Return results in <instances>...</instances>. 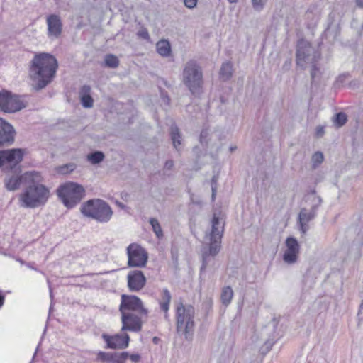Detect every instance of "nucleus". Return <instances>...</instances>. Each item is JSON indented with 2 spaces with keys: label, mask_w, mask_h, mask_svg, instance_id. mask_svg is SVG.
I'll return each instance as SVG.
<instances>
[{
  "label": "nucleus",
  "mask_w": 363,
  "mask_h": 363,
  "mask_svg": "<svg viewBox=\"0 0 363 363\" xmlns=\"http://www.w3.org/2000/svg\"><path fill=\"white\" fill-rule=\"evenodd\" d=\"M165 100H167V102L169 103L170 101V99L168 96H166Z\"/></svg>",
  "instance_id": "680f3d73"
},
{
  "label": "nucleus",
  "mask_w": 363,
  "mask_h": 363,
  "mask_svg": "<svg viewBox=\"0 0 363 363\" xmlns=\"http://www.w3.org/2000/svg\"><path fill=\"white\" fill-rule=\"evenodd\" d=\"M323 155L321 152H316L312 156V160L314 164H320L323 162Z\"/></svg>",
  "instance_id": "ea45409f"
},
{
  "label": "nucleus",
  "mask_w": 363,
  "mask_h": 363,
  "mask_svg": "<svg viewBox=\"0 0 363 363\" xmlns=\"http://www.w3.org/2000/svg\"><path fill=\"white\" fill-rule=\"evenodd\" d=\"M172 259L177 260V256L174 255L173 251H172Z\"/></svg>",
  "instance_id": "bf43d9fd"
},
{
  "label": "nucleus",
  "mask_w": 363,
  "mask_h": 363,
  "mask_svg": "<svg viewBox=\"0 0 363 363\" xmlns=\"http://www.w3.org/2000/svg\"><path fill=\"white\" fill-rule=\"evenodd\" d=\"M173 166H174L173 160H169L166 161V162L164 164V168L165 169L170 170V169H172Z\"/></svg>",
  "instance_id": "3c124183"
},
{
  "label": "nucleus",
  "mask_w": 363,
  "mask_h": 363,
  "mask_svg": "<svg viewBox=\"0 0 363 363\" xmlns=\"http://www.w3.org/2000/svg\"><path fill=\"white\" fill-rule=\"evenodd\" d=\"M50 296H51V298H52V291H50Z\"/></svg>",
  "instance_id": "338daca9"
},
{
  "label": "nucleus",
  "mask_w": 363,
  "mask_h": 363,
  "mask_svg": "<svg viewBox=\"0 0 363 363\" xmlns=\"http://www.w3.org/2000/svg\"><path fill=\"white\" fill-rule=\"evenodd\" d=\"M316 215L317 213L314 211H312L311 208L308 210L306 208H303L301 209L298 214V222L308 223L309 221L313 220Z\"/></svg>",
  "instance_id": "bb28decb"
},
{
  "label": "nucleus",
  "mask_w": 363,
  "mask_h": 363,
  "mask_svg": "<svg viewBox=\"0 0 363 363\" xmlns=\"http://www.w3.org/2000/svg\"><path fill=\"white\" fill-rule=\"evenodd\" d=\"M209 130L207 128H203L200 133V143L203 146L207 147L208 144Z\"/></svg>",
  "instance_id": "4c0bfd02"
},
{
  "label": "nucleus",
  "mask_w": 363,
  "mask_h": 363,
  "mask_svg": "<svg viewBox=\"0 0 363 363\" xmlns=\"http://www.w3.org/2000/svg\"><path fill=\"white\" fill-rule=\"evenodd\" d=\"M305 199L306 201L311 202V208L312 211H314L317 213L318 208L323 203V200L320 196L316 195L315 189H311L309 192H308V194L305 196Z\"/></svg>",
  "instance_id": "b1692460"
},
{
  "label": "nucleus",
  "mask_w": 363,
  "mask_h": 363,
  "mask_svg": "<svg viewBox=\"0 0 363 363\" xmlns=\"http://www.w3.org/2000/svg\"><path fill=\"white\" fill-rule=\"evenodd\" d=\"M105 157L103 152L95 150L87 155V160L92 164H98L101 163Z\"/></svg>",
  "instance_id": "7c9ffc66"
},
{
  "label": "nucleus",
  "mask_w": 363,
  "mask_h": 363,
  "mask_svg": "<svg viewBox=\"0 0 363 363\" xmlns=\"http://www.w3.org/2000/svg\"><path fill=\"white\" fill-rule=\"evenodd\" d=\"M26 172L23 174H13L11 176H6L4 179V186L8 191H16L19 189L21 184H27L29 180L26 179Z\"/></svg>",
  "instance_id": "412c9836"
},
{
  "label": "nucleus",
  "mask_w": 363,
  "mask_h": 363,
  "mask_svg": "<svg viewBox=\"0 0 363 363\" xmlns=\"http://www.w3.org/2000/svg\"><path fill=\"white\" fill-rule=\"evenodd\" d=\"M117 205L121 207V208H123L125 207V205L121 202H117Z\"/></svg>",
  "instance_id": "13d9d810"
},
{
  "label": "nucleus",
  "mask_w": 363,
  "mask_h": 363,
  "mask_svg": "<svg viewBox=\"0 0 363 363\" xmlns=\"http://www.w3.org/2000/svg\"><path fill=\"white\" fill-rule=\"evenodd\" d=\"M4 300H5L4 295L1 292H0V308L4 305Z\"/></svg>",
  "instance_id": "864d4df0"
},
{
  "label": "nucleus",
  "mask_w": 363,
  "mask_h": 363,
  "mask_svg": "<svg viewBox=\"0 0 363 363\" xmlns=\"http://www.w3.org/2000/svg\"><path fill=\"white\" fill-rule=\"evenodd\" d=\"M217 182H218V177L214 175L212 177L211 181V191H212V194H211L212 201H214L215 198H216V189H217Z\"/></svg>",
  "instance_id": "58836bf2"
},
{
  "label": "nucleus",
  "mask_w": 363,
  "mask_h": 363,
  "mask_svg": "<svg viewBox=\"0 0 363 363\" xmlns=\"http://www.w3.org/2000/svg\"><path fill=\"white\" fill-rule=\"evenodd\" d=\"M51 311H52V306L50 307V313L51 312Z\"/></svg>",
  "instance_id": "69168bd1"
},
{
  "label": "nucleus",
  "mask_w": 363,
  "mask_h": 363,
  "mask_svg": "<svg viewBox=\"0 0 363 363\" xmlns=\"http://www.w3.org/2000/svg\"><path fill=\"white\" fill-rule=\"evenodd\" d=\"M235 149H236V147H230V150H231V151L234 150Z\"/></svg>",
  "instance_id": "0e129e2a"
},
{
  "label": "nucleus",
  "mask_w": 363,
  "mask_h": 363,
  "mask_svg": "<svg viewBox=\"0 0 363 363\" xmlns=\"http://www.w3.org/2000/svg\"><path fill=\"white\" fill-rule=\"evenodd\" d=\"M277 321L274 318L267 325H266L261 330L260 335L262 339L264 341V345L260 348V352L262 354H267L274 344L278 338V334L276 333V327Z\"/></svg>",
  "instance_id": "9d476101"
},
{
  "label": "nucleus",
  "mask_w": 363,
  "mask_h": 363,
  "mask_svg": "<svg viewBox=\"0 0 363 363\" xmlns=\"http://www.w3.org/2000/svg\"><path fill=\"white\" fill-rule=\"evenodd\" d=\"M101 337L106 342V349L124 350L128 347L130 342V336L127 333L113 335L103 333Z\"/></svg>",
  "instance_id": "ddd939ff"
},
{
  "label": "nucleus",
  "mask_w": 363,
  "mask_h": 363,
  "mask_svg": "<svg viewBox=\"0 0 363 363\" xmlns=\"http://www.w3.org/2000/svg\"><path fill=\"white\" fill-rule=\"evenodd\" d=\"M233 296V291L229 286L223 288L220 295V299L223 305L228 306Z\"/></svg>",
  "instance_id": "2f4dec72"
},
{
  "label": "nucleus",
  "mask_w": 363,
  "mask_h": 363,
  "mask_svg": "<svg viewBox=\"0 0 363 363\" xmlns=\"http://www.w3.org/2000/svg\"><path fill=\"white\" fill-rule=\"evenodd\" d=\"M121 321L123 324L122 331L139 332L142 329L141 318L131 312H123L121 313Z\"/></svg>",
  "instance_id": "dca6fc26"
},
{
  "label": "nucleus",
  "mask_w": 363,
  "mask_h": 363,
  "mask_svg": "<svg viewBox=\"0 0 363 363\" xmlns=\"http://www.w3.org/2000/svg\"><path fill=\"white\" fill-rule=\"evenodd\" d=\"M128 287L130 291L135 292L143 289L147 279L141 270L130 271L127 276Z\"/></svg>",
  "instance_id": "f3484780"
},
{
  "label": "nucleus",
  "mask_w": 363,
  "mask_h": 363,
  "mask_svg": "<svg viewBox=\"0 0 363 363\" xmlns=\"http://www.w3.org/2000/svg\"><path fill=\"white\" fill-rule=\"evenodd\" d=\"M58 68L56 57L47 52L36 53L30 62L29 75L35 82L33 87L35 91L45 88L52 82Z\"/></svg>",
  "instance_id": "f257e3e1"
},
{
  "label": "nucleus",
  "mask_w": 363,
  "mask_h": 363,
  "mask_svg": "<svg viewBox=\"0 0 363 363\" xmlns=\"http://www.w3.org/2000/svg\"><path fill=\"white\" fill-rule=\"evenodd\" d=\"M321 59V52L311 45V44L303 40H299L296 45V63L304 69L303 63H314L319 62Z\"/></svg>",
  "instance_id": "0eeeda50"
},
{
  "label": "nucleus",
  "mask_w": 363,
  "mask_h": 363,
  "mask_svg": "<svg viewBox=\"0 0 363 363\" xmlns=\"http://www.w3.org/2000/svg\"><path fill=\"white\" fill-rule=\"evenodd\" d=\"M219 215L214 213L211 220V230L209 234L210 242H217L218 245L221 243V238L223 235L225 222H222L223 218Z\"/></svg>",
  "instance_id": "a211bd4d"
},
{
  "label": "nucleus",
  "mask_w": 363,
  "mask_h": 363,
  "mask_svg": "<svg viewBox=\"0 0 363 363\" xmlns=\"http://www.w3.org/2000/svg\"><path fill=\"white\" fill-rule=\"evenodd\" d=\"M221 245H218L217 242H210L208 249L202 253V264L200 269V273L202 274L205 272L208 264L213 260V257L216 256L220 250Z\"/></svg>",
  "instance_id": "aec40b11"
},
{
  "label": "nucleus",
  "mask_w": 363,
  "mask_h": 363,
  "mask_svg": "<svg viewBox=\"0 0 363 363\" xmlns=\"http://www.w3.org/2000/svg\"><path fill=\"white\" fill-rule=\"evenodd\" d=\"M286 249L283 255V260L289 264H294L298 259L300 245L294 237L290 236L285 241Z\"/></svg>",
  "instance_id": "2eb2a0df"
},
{
  "label": "nucleus",
  "mask_w": 363,
  "mask_h": 363,
  "mask_svg": "<svg viewBox=\"0 0 363 363\" xmlns=\"http://www.w3.org/2000/svg\"><path fill=\"white\" fill-rule=\"evenodd\" d=\"M165 100H167V102L169 103L170 101V99L168 96H166Z\"/></svg>",
  "instance_id": "052dcab7"
},
{
  "label": "nucleus",
  "mask_w": 363,
  "mask_h": 363,
  "mask_svg": "<svg viewBox=\"0 0 363 363\" xmlns=\"http://www.w3.org/2000/svg\"><path fill=\"white\" fill-rule=\"evenodd\" d=\"M219 74L223 81H227L231 78L233 75V64L231 62L228 61L222 64Z\"/></svg>",
  "instance_id": "a878e982"
},
{
  "label": "nucleus",
  "mask_w": 363,
  "mask_h": 363,
  "mask_svg": "<svg viewBox=\"0 0 363 363\" xmlns=\"http://www.w3.org/2000/svg\"><path fill=\"white\" fill-rule=\"evenodd\" d=\"M349 86L353 89L359 86V82L357 80H352L349 83Z\"/></svg>",
  "instance_id": "603ef678"
},
{
  "label": "nucleus",
  "mask_w": 363,
  "mask_h": 363,
  "mask_svg": "<svg viewBox=\"0 0 363 363\" xmlns=\"http://www.w3.org/2000/svg\"><path fill=\"white\" fill-rule=\"evenodd\" d=\"M16 134L13 126L0 117V147L11 145L15 141Z\"/></svg>",
  "instance_id": "4468645a"
},
{
  "label": "nucleus",
  "mask_w": 363,
  "mask_h": 363,
  "mask_svg": "<svg viewBox=\"0 0 363 363\" xmlns=\"http://www.w3.org/2000/svg\"><path fill=\"white\" fill-rule=\"evenodd\" d=\"M129 352H106L100 351L97 353V360L104 363H125Z\"/></svg>",
  "instance_id": "6ab92c4d"
},
{
  "label": "nucleus",
  "mask_w": 363,
  "mask_h": 363,
  "mask_svg": "<svg viewBox=\"0 0 363 363\" xmlns=\"http://www.w3.org/2000/svg\"><path fill=\"white\" fill-rule=\"evenodd\" d=\"M253 8L256 11H261L264 8V3L262 0H252Z\"/></svg>",
  "instance_id": "a19ab883"
},
{
  "label": "nucleus",
  "mask_w": 363,
  "mask_h": 363,
  "mask_svg": "<svg viewBox=\"0 0 363 363\" xmlns=\"http://www.w3.org/2000/svg\"><path fill=\"white\" fill-rule=\"evenodd\" d=\"M80 211L84 216L100 223H108L113 213L110 205L100 199H92L83 203Z\"/></svg>",
  "instance_id": "7ed1b4c3"
},
{
  "label": "nucleus",
  "mask_w": 363,
  "mask_h": 363,
  "mask_svg": "<svg viewBox=\"0 0 363 363\" xmlns=\"http://www.w3.org/2000/svg\"><path fill=\"white\" fill-rule=\"evenodd\" d=\"M292 64L291 58H288L284 63L282 66V69L285 72H287L290 69Z\"/></svg>",
  "instance_id": "c03bdc74"
},
{
  "label": "nucleus",
  "mask_w": 363,
  "mask_h": 363,
  "mask_svg": "<svg viewBox=\"0 0 363 363\" xmlns=\"http://www.w3.org/2000/svg\"><path fill=\"white\" fill-rule=\"evenodd\" d=\"M26 179L29 180L27 186L19 196L20 206L27 208H35L43 206L50 196L49 189L40 182L43 177L38 172H26Z\"/></svg>",
  "instance_id": "f03ea898"
},
{
  "label": "nucleus",
  "mask_w": 363,
  "mask_h": 363,
  "mask_svg": "<svg viewBox=\"0 0 363 363\" xmlns=\"http://www.w3.org/2000/svg\"><path fill=\"white\" fill-rule=\"evenodd\" d=\"M119 311L123 312L135 311L140 315H147V310L143 307V302L137 296L123 294Z\"/></svg>",
  "instance_id": "9b49d317"
},
{
  "label": "nucleus",
  "mask_w": 363,
  "mask_h": 363,
  "mask_svg": "<svg viewBox=\"0 0 363 363\" xmlns=\"http://www.w3.org/2000/svg\"><path fill=\"white\" fill-rule=\"evenodd\" d=\"M195 310L193 306H184L180 303L177 308V331L182 333L189 340L193 335Z\"/></svg>",
  "instance_id": "423d86ee"
},
{
  "label": "nucleus",
  "mask_w": 363,
  "mask_h": 363,
  "mask_svg": "<svg viewBox=\"0 0 363 363\" xmlns=\"http://www.w3.org/2000/svg\"><path fill=\"white\" fill-rule=\"evenodd\" d=\"M219 100L222 104H225L228 103V99L223 96H220Z\"/></svg>",
  "instance_id": "5fc2aeb1"
},
{
  "label": "nucleus",
  "mask_w": 363,
  "mask_h": 363,
  "mask_svg": "<svg viewBox=\"0 0 363 363\" xmlns=\"http://www.w3.org/2000/svg\"><path fill=\"white\" fill-rule=\"evenodd\" d=\"M349 77V74H342L339 75V77L337 79L336 82L338 84H343L345 81L346 78Z\"/></svg>",
  "instance_id": "09e8293b"
},
{
  "label": "nucleus",
  "mask_w": 363,
  "mask_h": 363,
  "mask_svg": "<svg viewBox=\"0 0 363 363\" xmlns=\"http://www.w3.org/2000/svg\"><path fill=\"white\" fill-rule=\"evenodd\" d=\"M48 31L49 35L56 38L62 33V24L60 16L56 14H50L47 17Z\"/></svg>",
  "instance_id": "4be33fe9"
},
{
  "label": "nucleus",
  "mask_w": 363,
  "mask_h": 363,
  "mask_svg": "<svg viewBox=\"0 0 363 363\" xmlns=\"http://www.w3.org/2000/svg\"><path fill=\"white\" fill-rule=\"evenodd\" d=\"M149 223L151 225L152 230L155 233L156 236L158 238L162 237L163 233L158 220L155 218H150Z\"/></svg>",
  "instance_id": "e433bc0d"
},
{
  "label": "nucleus",
  "mask_w": 363,
  "mask_h": 363,
  "mask_svg": "<svg viewBox=\"0 0 363 363\" xmlns=\"http://www.w3.org/2000/svg\"><path fill=\"white\" fill-rule=\"evenodd\" d=\"M104 65L108 68H116L119 65V60L116 55L108 54L104 57Z\"/></svg>",
  "instance_id": "473e14b6"
},
{
  "label": "nucleus",
  "mask_w": 363,
  "mask_h": 363,
  "mask_svg": "<svg viewBox=\"0 0 363 363\" xmlns=\"http://www.w3.org/2000/svg\"><path fill=\"white\" fill-rule=\"evenodd\" d=\"M128 266L129 267L142 268L146 266L148 254L146 250L137 243H131L127 247Z\"/></svg>",
  "instance_id": "1a4fd4ad"
},
{
  "label": "nucleus",
  "mask_w": 363,
  "mask_h": 363,
  "mask_svg": "<svg viewBox=\"0 0 363 363\" xmlns=\"http://www.w3.org/2000/svg\"><path fill=\"white\" fill-rule=\"evenodd\" d=\"M319 272V269H318V266L313 263V264L310 265L308 267V268L306 269L304 275H303V277H304V279H315L317 277V274H318Z\"/></svg>",
  "instance_id": "c9c22d12"
},
{
  "label": "nucleus",
  "mask_w": 363,
  "mask_h": 363,
  "mask_svg": "<svg viewBox=\"0 0 363 363\" xmlns=\"http://www.w3.org/2000/svg\"><path fill=\"white\" fill-rule=\"evenodd\" d=\"M160 342V339L158 337H154L152 338V342L155 345H157Z\"/></svg>",
  "instance_id": "4d7b16f0"
},
{
  "label": "nucleus",
  "mask_w": 363,
  "mask_h": 363,
  "mask_svg": "<svg viewBox=\"0 0 363 363\" xmlns=\"http://www.w3.org/2000/svg\"><path fill=\"white\" fill-rule=\"evenodd\" d=\"M298 223L300 225V230L301 231L302 233H303V234L306 233V231L309 228L308 223H302V222H298Z\"/></svg>",
  "instance_id": "de8ad7c7"
},
{
  "label": "nucleus",
  "mask_w": 363,
  "mask_h": 363,
  "mask_svg": "<svg viewBox=\"0 0 363 363\" xmlns=\"http://www.w3.org/2000/svg\"><path fill=\"white\" fill-rule=\"evenodd\" d=\"M325 134L324 127L321 125H318L315 130V135L317 138H322Z\"/></svg>",
  "instance_id": "a18cd8bd"
},
{
  "label": "nucleus",
  "mask_w": 363,
  "mask_h": 363,
  "mask_svg": "<svg viewBox=\"0 0 363 363\" xmlns=\"http://www.w3.org/2000/svg\"><path fill=\"white\" fill-rule=\"evenodd\" d=\"M128 358H130L132 362L137 363L140 360L141 356L138 353L131 354H129Z\"/></svg>",
  "instance_id": "49530a36"
},
{
  "label": "nucleus",
  "mask_w": 363,
  "mask_h": 363,
  "mask_svg": "<svg viewBox=\"0 0 363 363\" xmlns=\"http://www.w3.org/2000/svg\"><path fill=\"white\" fill-rule=\"evenodd\" d=\"M230 3H235L237 1V0H228Z\"/></svg>",
  "instance_id": "e2e57ef3"
},
{
  "label": "nucleus",
  "mask_w": 363,
  "mask_h": 363,
  "mask_svg": "<svg viewBox=\"0 0 363 363\" xmlns=\"http://www.w3.org/2000/svg\"><path fill=\"white\" fill-rule=\"evenodd\" d=\"M198 0H184V5L189 9H194L197 4Z\"/></svg>",
  "instance_id": "37998d69"
},
{
  "label": "nucleus",
  "mask_w": 363,
  "mask_h": 363,
  "mask_svg": "<svg viewBox=\"0 0 363 363\" xmlns=\"http://www.w3.org/2000/svg\"><path fill=\"white\" fill-rule=\"evenodd\" d=\"M24 152L21 148L0 150V167L9 164L16 173V166L23 160Z\"/></svg>",
  "instance_id": "f8f14e48"
},
{
  "label": "nucleus",
  "mask_w": 363,
  "mask_h": 363,
  "mask_svg": "<svg viewBox=\"0 0 363 363\" xmlns=\"http://www.w3.org/2000/svg\"><path fill=\"white\" fill-rule=\"evenodd\" d=\"M91 89L89 85H83L79 92V96L82 106L89 108L94 105V99L91 95Z\"/></svg>",
  "instance_id": "5701e85b"
},
{
  "label": "nucleus",
  "mask_w": 363,
  "mask_h": 363,
  "mask_svg": "<svg viewBox=\"0 0 363 363\" xmlns=\"http://www.w3.org/2000/svg\"><path fill=\"white\" fill-rule=\"evenodd\" d=\"M318 62H314V63H310V76L312 86L318 85L322 77L323 72H321L320 66Z\"/></svg>",
  "instance_id": "393cba45"
},
{
  "label": "nucleus",
  "mask_w": 363,
  "mask_h": 363,
  "mask_svg": "<svg viewBox=\"0 0 363 363\" xmlns=\"http://www.w3.org/2000/svg\"><path fill=\"white\" fill-rule=\"evenodd\" d=\"M170 137L173 146L178 150V147L182 144V136L179 128L175 125L170 128Z\"/></svg>",
  "instance_id": "c85d7f7f"
},
{
  "label": "nucleus",
  "mask_w": 363,
  "mask_h": 363,
  "mask_svg": "<svg viewBox=\"0 0 363 363\" xmlns=\"http://www.w3.org/2000/svg\"><path fill=\"white\" fill-rule=\"evenodd\" d=\"M347 116L344 112H338L333 117V122L337 128L342 127L347 122Z\"/></svg>",
  "instance_id": "72a5a7b5"
},
{
  "label": "nucleus",
  "mask_w": 363,
  "mask_h": 363,
  "mask_svg": "<svg viewBox=\"0 0 363 363\" xmlns=\"http://www.w3.org/2000/svg\"><path fill=\"white\" fill-rule=\"evenodd\" d=\"M26 107V103L21 99L18 95L13 94L11 91L6 89L0 91V111L13 113Z\"/></svg>",
  "instance_id": "6e6552de"
},
{
  "label": "nucleus",
  "mask_w": 363,
  "mask_h": 363,
  "mask_svg": "<svg viewBox=\"0 0 363 363\" xmlns=\"http://www.w3.org/2000/svg\"><path fill=\"white\" fill-rule=\"evenodd\" d=\"M156 48L157 52L162 56L167 57L171 54L172 50L170 43L166 40H160L157 43Z\"/></svg>",
  "instance_id": "cd10ccee"
},
{
  "label": "nucleus",
  "mask_w": 363,
  "mask_h": 363,
  "mask_svg": "<svg viewBox=\"0 0 363 363\" xmlns=\"http://www.w3.org/2000/svg\"><path fill=\"white\" fill-rule=\"evenodd\" d=\"M56 193L60 200L67 208H74L85 196V189L83 186L72 182L60 185Z\"/></svg>",
  "instance_id": "39448f33"
},
{
  "label": "nucleus",
  "mask_w": 363,
  "mask_h": 363,
  "mask_svg": "<svg viewBox=\"0 0 363 363\" xmlns=\"http://www.w3.org/2000/svg\"><path fill=\"white\" fill-rule=\"evenodd\" d=\"M356 4L360 8H363V0H356Z\"/></svg>",
  "instance_id": "6e6d98bb"
},
{
  "label": "nucleus",
  "mask_w": 363,
  "mask_h": 363,
  "mask_svg": "<svg viewBox=\"0 0 363 363\" xmlns=\"http://www.w3.org/2000/svg\"><path fill=\"white\" fill-rule=\"evenodd\" d=\"M138 35L143 39L147 40L150 38L149 33L146 28H143L138 32Z\"/></svg>",
  "instance_id": "79ce46f5"
},
{
  "label": "nucleus",
  "mask_w": 363,
  "mask_h": 363,
  "mask_svg": "<svg viewBox=\"0 0 363 363\" xmlns=\"http://www.w3.org/2000/svg\"><path fill=\"white\" fill-rule=\"evenodd\" d=\"M357 317L359 321L363 320V300L359 306Z\"/></svg>",
  "instance_id": "8fccbe9b"
},
{
  "label": "nucleus",
  "mask_w": 363,
  "mask_h": 363,
  "mask_svg": "<svg viewBox=\"0 0 363 363\" xmlns=\"http://www.w3.org/2000/svg\"><path fill=\"white\" fill-rule=\"evenodd\" d=\"M182 82L191 94L198 96L202 92L203 72L196 60H191L185 64L182 72Z\"/></svg>",
  "instance_id": "20e7f679"
},
{
  "label": "nucleus",
  "mask_w": 363,
  "mask_h": 363,
  "mask_svg": "<svg viewBox=\"0 0 363 363\" xmlns=\"http://www.w3.org/2000/svg\"><path fill=\"white\" fill-rule=\"evenodd\" d=\"M172 296L169 291L167 289H164L162 291V301L160 303V308L165 313L169 308V303L171 301Z\"/></svg>",
  "instance_id": "c756f323"
},
{
  "label": "nucleus",
  "mask_w": 363,
  "mask_h": 363,
  "mask_svg": "<svg viewBox=\"0 0 363 363\" xmlns=\"http://www.w3.org/2000/svg\"><path fill=\"white\" fill-rule=\"evenodd\" d=\"M77 168V164L73 162L62 164L56 168L57 173L61 174H67L72 172Z\"/></svg>",
  "instance_id": "f704fd0d"
}]
</instances>
